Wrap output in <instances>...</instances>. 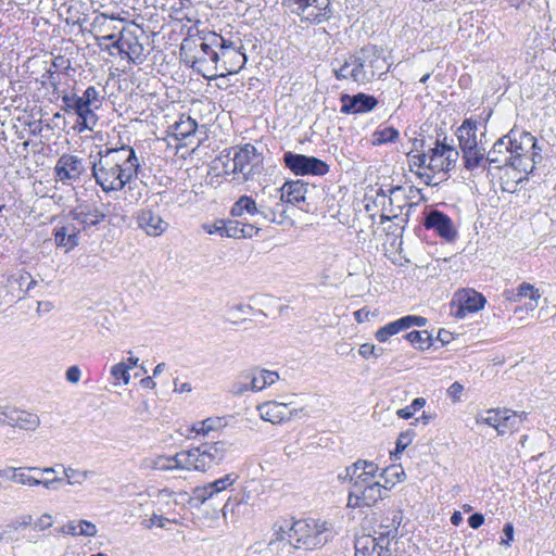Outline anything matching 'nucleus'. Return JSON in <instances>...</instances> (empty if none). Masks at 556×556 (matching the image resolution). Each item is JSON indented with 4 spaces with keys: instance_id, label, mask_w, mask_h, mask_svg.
<instances>
[{
    "instance_id": "nucleus-15",
    "label": "nucleus",
    "mask_w": 556,
    "mask_h": 556,
    "mask_svg": "<svg viewBox=\"0 0 556 556\" xmlns=\"http://www.w3.org/2000/svg\"><path fill=\"white\" fill-rule=\"evenodd\" d=\"M260 417L271 424H282L292 419L298 409H290L289 404L267 401L257 406Z\"/></svg>"
},
{
    "instance_id": "nucleus-16",
    "label": "nucleus",
    "mask_w": 556,
    "mask_h": 556,
    "mask_svg": "<svg viewBox=\"0 0 556 556\" xmlns=\"http://www.w3.org/2000/svg\"><path fill=\"white\" fill-rule=\"evenodd\" d=\"M424 226L427 229H433L446 241H453L457 236V231L452 219L446 214L438 210L430 211L426 215Z\"/></svg>"
},
{
    "instance_id": "nucleus-22",
    "label": "nucleus",
    "mask_w": 556,
    "mask_h": 556,
    "mask_svg": "<svg viewBox=\"0 0 556 556\" xmlns=\"http://www.w3.org/2000/svg\"><path fill=\"white\" fill-rule=\"evenodd\" d=\"M508 144H510V142L505 136L496 140L486 155L488 164L496 168L509 165Z\"/></svg>"
},
{
    "instance_id": "nucleus-36",
    "label": "nucleus",
    "mask_w": 556,
    "mask_h": 556,
    "mask_svg": "<svg viewBox=\"0 0 556 556\" xmlns=\"http://www.w3.org/2000/svg\"><path fill=\"white\" fill-rule=\"evenodd\" d=\"M10 470L12 473L10 477L11 481L18 483V484H23V485H28V486L40 485V478L28 475L26 472L27 468L11 467Z\"/></svg>"
},
{
    "instance_id": "nucleus-30",
    "label": "nucleus",
    "mask_w": 556,
    "mask_h": 556,
    "mask_svg": "<svg viewBox=\"0 0 556 556\" xmlns=\"http://www.w3.org/2000/svg\"><path fill=\"white\" fill-rule=\"evenodd\" d=\"M247 213L261 219L260 202L248 195H241L232 205L230 214L232 217H241Z\"/></svg>"
},
{
    "instance_id": "nucleus-27",
    "label": "nucleus",
    "mask_w": 556,
    "mask_h": 556,
    "mask_svg": "<svg viewBox=\"0 0 556 556\" xmlns=\"http://www.w3.org/2000/svg\"><path fill=\"white\" fill-rule=\"evenodd\" d=\"M184 458H186L185 451H180L173 456L159 455L155 457L156 470H187V460Z\"/></svg>"
},
{
    "instance_id": "nucleus-58",
    "label": "nucleus",
    "mask_w": 556,
    "mask_h": 556,
    "mask_svg": "<svg viewBox=\"0 0 556 556\" xmlns=\"http://www.w3.org/2000/svg\"><path fill=\"white\" fill-rule=\"evenodd\" d=\"M203 228L207 233H218L222 237H225L226 231V219L215 220L212 225H204Z\"/></svg>"
},
{
    "instance_id": "nucleus-62",
    "label": "nucleus",
    "mask_w": 556,
    "mask_h": 556,
    "mask_svg": "<svg viewBox=\"0 0 556 556\" xmlns=\"http://www.w3.org/2000/svg\"><path fill=\"white\" fill-rule=\"evenodd\" d=\"M252 307L250 305L237 304L228 308L229 319L239 318L241 315H247Z\"/></svg>"
},
{
    "instance_id": "nucleus-34",
    "label": "nucleus",
    "mask_w": 556,
    "mask_h": 556,
    "mask_svg": "<svg viewBox=\"0 0 556 556\" xmlns=\"http://www.w3.org/2000/svg\"><path fill=\"white\" fill-rule=\"evenodd\" d=\"M248 391H251V382L249 369H245L236 377L229 387V393L233 396H241Z\"/></svg>"
},
{
    "instance_id": "nucleus-11",
    "label": "nucleus",
    "mask_w": 556,
    "mask_h": 556,
    "mask_svg": "<svg viewBox=\"0 0 556 556\" xmlns=\"http://www.w3.org/2000/svg\"><path fill=\"white\" fill-rule=\"evenodd\" d=\"M283 163L295 175H315L323 176L329 172V165L315 157L293 152H286L283 154Z\"/></svg>"
},
{
    "instance_id": "nucleus-55",
    "label": "nucleus",
    "mask_w": 556,
    "mask_h": 556,
    "mask_svg": "<svg viewBox=\"0 0 556 556\" xmlns=\"http://www.w3.org/2000/svg\"><path fill=\"white\" fill-rule=\"evenodd\" d=\"M348 507H351V508L366 507L365 502L361 497V493H359L358 489L351 486V489L349 490Z\"/></svg>"
},
{
    "instance_id": "nucleus-50",
    "label": "nucleus",
    "mask_w": 556,
    "mask_h": 556,
    "mask_svg": "<svg viewBox=\"0 0 556 556\" xmlns=\"http://www.w3.org/2000/svg\"><path fill=\"white\" fill-rule=\"evenodd\" d=\"M79 118V125L81 126V129H89L92 130L93 127L97 124V115L94 114L91 106H89L87 110L83 111L80 114H78Z\"/></svg>"
},
{
    "instance_id": "nucleus-33",
    "label": "nucleus",
    "mask_w": 556,
    "mask_h": 556,
    "mask_svg": "<svg viewBox=\"0 0 556 556\" xmlns=\"http://www.w3.org/2000/svg\"><path fill=\"white\" fill-rule=\"evenodd\" d=\"M406 329L407 326L405 323V318L402 317L395 321L389 323L386 326L379 328L375 333V337L379 342H386L391 336H394Z\"/></svg>"
},
{
    "instance_id": "nucleus-28",
    "label": "nucleus",
    "mask_w": 556,
    "mask_h": 556,
    "mask_svg": "<svg viewBox=\"0 0 556 556\" xmlns=\"http://www.w3.org/2000/svg\"><path fill=\"white\" fill-rule=\"evenodd\" d=\"M60 532L63 534H71L73 536L83 535L92 538L97 535V526L88 520L68 521L64 525Z\"/></svg>"
},
{
    "instance_id": "nucleus-44",
    "label": "nucleus",
    "mask_w": 556,
    "mask_h": 556,
    "mask_svg": "<svg viewBox=\"0 0 556 556\" xmlns=\"http://www.w3.org/2000/svg\"><path fill=\"white\" fill-rule=\"evenodd\" d=\"M220 426V418H206L193 424L191 432H194L195 434H207L208 432L218 429Z\"/></svg>"
},
{
    "instance_id": "nucleus-40",
    "label": "nucleus",
    "mask_w": 556,
    "mask_h": 556,
    "mask_svg": "<svg viewBox=\"0 0 556 556\" xmlns=\"http://www.w3.org/2000/svg\"><path fill=\"white\" fill-rule=\"evenodd\" d=\"M333 72L338 79H352L358 84L353 55L350 56L339 68H334Z\"/></svg>"
},
{
    "instance_id": "nucleus-42",
    "label": "nucleus",
    "mask_w": 556,
    "mask_h": 556,
    "mask_svg": "<svg viewBox=\"0 0 556 556\" xmlns=\"http://www.w3.org/2000/svg\"><path fill=\"white\" fill-rule=\"evenodd\" d=\"M378 465L364 459H358L357 462L353 463L351 466H348V473L355 475L357 471L366 472L367 476H374L376 477L378 473Z\"/></svg>"
},
{
    "instance_id": "nucleus-17",
    "label": "nucleus",
    "mask_w": 556,
    "mask_h": 556,
    "mask_svg": "<svg viewBox=\"0 0 556 556\" xmlns=\"http://www.w3.org/2000/svg\"><path fill=\"white\" fill-rule=\"evenodd\" d=\"M341 103V113L362 114L374 110L378 104V100L374 96L361 92L354 96L342 94Z\"/></svg>"
},
{
    "instance_id": "nucleus-23",
    "label": "nucleus",
    "mask_w": 556,
    "mask_h": 556,
    "mask_svg": "<svg viewBox=\"0 0 556 556\" xmlns=\"http://www.w3.org/2000/svg\"><path fill=\"white\" fill-rule=\"evenodd\" d=\"M198 124L195 119L190 116L181 115L177 122L169 127V134L176 140L187 141L195 134ZM189 142H185L188 144Z\"/></svg>"
},
{
    "instance_id": "nucleus-48",
    "label": "nucleus",
    "mask_w": 556,
    "mask_h": 556,
    "mask_svg": "<svg viewBox=\"0 0 556 556\" xmlns=\"http://www.w3.org/2000/svg\"><path fill=\"white\" fill-rule=\"evenodd\" d=\"M250 374V382H251V391L258 392L265 389L267 386L265 384V380L263 377L262 368L253 367L249 368Z\"/></svg>"
},
{
    "instance_id": "nucleus-25",
    "label": "nucleus",
    "mask_w": 556,
    "mask_h": 556,
    "mask_svg": "<svg viewBox=\"0 0 556 556\" xmlns=\"http://www.w3.org/2000/svg\"><path fill=\"white\" fill-rule=\"evenodd\" d=\"M477 122L471 119H465L460 127L457 129V137L462 151L471 148H477Z\"/></svg>"
},
{
    "instance_id": "nucleus-1",
    "label": "nucleus",
    "mask_w": 556,
    "mask_h": 556,
    "mask_svg": "<svg viewBox=\"0 0 556 556\" xmlns=\"http://www.w3.org/2000/svg\"><path fill=\"white\" fill-rule=\"evenodd\" d=\"M193 58V66L206 78L236 74L247 62L243 42L233 33H208L202 38Z\"/></svg>"
},
{
    "instance_id": "nucleus-21",
    "label": "nucleus",
    "mask_w": 556,
    "mask_h": 556,
    "mask_svg": "<svg viewBox=\"0 0 556 556\" xmlns=\"http://www.w3.org/2000/svg\"><path fill=\"white\" fill-rule=\"evenodd\" d=\"M258 219L254 223H243L238 219H226V231L225 237L228 238H253L260 232V228L256 226Z\"/></svg>"
},
{
    "instance_id": "nucleus-38",
    "label": "nucleus",
    "mask_w": 556,
    "mask_h": 556,
    "mask_svg": "<svg viewBox=\"0 0 556 556\" xmlns=\"http://www.w3.org/2000/svg\"><path fill=\"white\" fill-rule=\"evenodd\" d=\"M40 425V419L36 414L21 410L17 416L16 426L23 430L34 431Z\"/></svg>"
},
{
    "instance_id": "nucleus-4",
    "label": "nucleus",
    "mask_w": 556,
    "mask_h": 556,
    "mask_svg": "<svg viewBox=\"0 0 556 556\" xmlns=\"http://www.w3.org/2000/svg\"><path fill=\"white\" fill-rule=\"evenodd\" d=\"M506 139L510 142L509 166L522 173H531L538 162L542 160L541 148L534 136L528 131L511 129Z\"/></svg>"
},
{
    "instance_id": "nucleus-7",
    "label": "nucleus",
    "mask_w": 556,
    "mask_h": 556,
    "mask_svg": "<svg viewBox=\"0 0 556 556\" xmlns=\"http://www.w3.org/2000/svg\"><path fill=\"white\" fill-rule=\"evenodd\" d=\"M445 137L443 141L437 139L433 148H430L428 153V163L427 169H429L432 175L427 173L421 174L417 173L419 177L426 178V184L428 186L434 185L432 182L433 176L437 174L446 175L450 170H452L458 161L459 153L453 147L445 142Z\"/></svg>"
},
{
    "instance_id": "nucleus-41",
    "label": "nucleus",
    "mask_w": 556,
    "mask_h": 556,
    "mask_svg": "<svg viewBox=\"0 0 556 556\" xmlns=\"http://www.w3.org/2000/svg\"><path fill=\"white\" fill-rule=\"evenodd\" d=\"M410 344L419 350L428 349L431 345L430 336L427 331L413 330L404 337Z\"/></svg>"
},
{
    "instance_id": "nucleus-13",
    "label": "nucleus",
    "mask_w": 556,
    "mask_h": 556,
    "mask_svg": "<svg viewBox=\"0 0 556 556\" xmlns=\"http://www.w3.org/2000/svg\"><path fill=\"white\" fill-rule=\"evenodd\" d=\"M486 303L485 298L472 290L464 289L455 293L451 303L452 306L456 305V309L452 314L459 319L465 318L467 313H476L484 307Z\"/></svg>"
},
{
    "instance_id": "nucleus-39",
    "label": "nucleus",
    "mask_w": 556,
    "mask_h": 556,
    "mask_svg": "<svg viewBox=\"0 0 556 556\" xmlns=\"http://www.w3.org/2000/svg\"><path fill=\"white\" fill-rule=\"evenodd\" d=\"M400 132L394 127L378 129L372 134V144L380 146L397 140Z\"/></svg>"
},
{
    "instance_id": "nucleus-19",
    "label": "nucleus",
    "mask_w": 556,
    "mask_h": 556,
    "mask_svg": "<svg viewBox=\"0 0 556 556\" xmlns=\"http://www.w3.org/2000/svg\"><path fill=\"white\" fill-rule=\"evenodd\" d=\"M138 226L151 237H159L168 229V223L152 208H142L137 217Z\"/></svg>"
},
{
    "instance_id": "nucleus-3",
    "label": "nucleus",
    "mask_w": 556,
    "mask_h": 556,
    "mask_svg": "<svg viewBox=\"0 0 556 556\" xmlns=\"http://www.w3.org/2000/svg\"><path fill=\"white\" fill-rule=\"evenodd\" d=\"M277 541H286L294 548L314 549L332 538L331 525L327 521L305 519L280 526L275 532Z\"/></svg>"
},
{
    "instance_id": "nucleus-2",
    "label": "nucleus",
    "mask_w": 556,
    "mask_h": 556,
    "mask_svg": "<svg viewBox=\"0 0 556 556\" xmlns=\"http://www.w3.org/2000/svg\"><path fill=\"white\" fill-rule=\"evenodd\" d=\"M140 164L135 150L129 146L104 148L97 152L91 173L102 191H121L137 177Z\"/></svg>"
},
{
    "instance_id": "nucleus-32",
    "label": "nucleus",
    "mask_w": 556,
    "mask_h": 556,
    "mask_svg": "<svg viewBox=\"0 0 556 556\" xmlns=\"http://www.w3.org/2000/svg\"><path fill=\"white\" fill-rule=\"evenodd\" d=\"M503 410H505L506 414H501L500 435H504L508 431L517 430L521 422L527 418L526 412L518 413L506 408Z\"/></svg>"
},
{
    "instance_id": "nucleus-64",
    "label": "nucleus",
    "mask_w": 556,
    "mask_h": 556,
    "mask_svg": "<svg viewBox=\"0 0 556 556\" xmlns=\"http://www.w3.org/2000/svg\"><path fill=\"white\" fill-rule=\"evenodd\" d=\"M52 526V517L49 514L41 515L35 522L34 528L36 530L42 531Z\"/></svg>"
},
{
    "instance_id": "nucleus-18",
    "label": "nucleus",
    "mask_w": 556,
    "mask_h": 556,
    "mask_svg": "<svg viewBox=\"0 0 556 556\" xmlns=\"http://www.w3.org/2000/svg\"><path fill=\"white\" fill-rule=\"evenodd\" d=\"M83 231L99 225L105 218V214L90 204H80L68 213Z\"/></svg>"
},
{
    "instance_id": "nucleus-52",
    "label": "nucleus",
    "mask_w": 556,
    "mask_h": 556,
    "mask_svg": "<svg viewBox=\"0 0 556 556\" xmlns=\"http://www.w3.org/2000/svg\"><path fill=\"white\" fill-rule=\"evenodd\" d=\"M20 409L14 407H0V422L15 427Z\"/></svg>"
},
{
    "instance_id": "nucleus-6",
    "label": "nucleus",
    "mask_w": 556,
    "mask_h": 556,
    "mask_svg": "<svg viewBox=\"0 0 556 556\" xmlns=\"http://www.w3.org/2000/svg\"><path fill=\"white\" fill-rule=\"evenodd\" d=\"M353 56L358 84H367L377 75L381 76L389 71L383 49L377 46H366Z\"/></svg>"
},
{
    "instance_id": "nucleus-60",
    "label": "nucleus",
    "mask_w": 556,
    "mask_h": 556,
    "mask_svg": "<svg viewBox=\"0 0 556 556\" xmlns=\"http://www.w3.org/2000/svg\"><path fill=\"white\" fill-rule=\"evenodd\" d=\"M28 279H30V274L27 271H20L15 275H12L8 281L11 286L14 283L17 285L18 288L24 292L23 287H26Z\"/></svg>"
},
{
    "instance_id": "nucleus-29",
    "label": "nucleus",
    "mask_w": 556,
    "mask_h": 556,
    "mask_svg": "<svg viewBox=\"0 0 556 556\" xmlns=\"http://www.w3.org/2000/svg\"><path fill=\"white\" fill-rule=\"evenodd\" d=\"M389 490V485L382 484L380 481H374L368 485H364V488L359 490V493L361 497L365 502L366 507H370L382 500L386 492Z\"/></svg>"
},
{
    "instance_id": "nucleus-63",
    "label": "nucleus",
    "mask_w": 556,
    "mask_h": 556,
    "mask_svg": "<svg viewBox=\"0 0 556 556\" xmlns=\"http://www.w3.org/2000/svg\"><path fill=\"white\" fill-rule=\"evenodd\" d=\"M66 380L73 384H76L79 382L81 377V370L78 366L73 365L67 368L65 374Z\"/></svg>"
},
{
    "instance_id": "nucleus-37",
    "label": "nucleus",
    "mask_w": 556,
    "mask_h": 556,
    "mask_svg": "<svg viewBox=\"0 0 556 556\" xmlns=\"http://www.w3.org/2000/svg\"><path fill=\"white\" fill-rule=\"evenodd\" d=\"M518 292L520 299L529 298L530 302L527 304V308L533 311L538 306V301L541 298L539 289L529 282H522L518 286Z\"/></svg>"
},
{
    "instance_id": "nucleus-47",
    "label": "nucleus",
    "mask_w": 556,
    "mask_h": 556,
    "mask_svg": "<svg viewBox=\"0 0 556 556\" xmlns=\"http://www.w3.org/2000/svg\"><path fill=\"white\" fill-rule=\"evenodd\" d=\"M214 493L211 490L208 484H205L203 486H197L192 491L191 501L195 502L197 505H203L208 500L214 498Z\"/></svg>"
},
{
    "instance_id": "nucleus-24",
    "label": "nucleus",
    "mask_w": 556,
    "mask_h": 556,
    "mask_svg": "<svg viewBox=\"0 0 556 556\" xmlns=\"http://www.w3.org/2000/svg\"><path fill=\"white\" fill-rule=\"evenodd\" d=\"M389 532H380L378 538L372 535H363L355 540V556H371L377 551V546L388 542Z\"/></svg>"
},
{
    "instance_id": "nucleus-43",
    "label": "nucleus",
    "mask_w": 556,
    "mask_h": 556,
    "mask_svg": "<svg viewBox=\"0 0 556 556\" xmlns=\"http://www.w3.org/2000/svg\"><path fill=\"white\" fill-rule=\"evenodd\" d=\"M405 472L401 467L391 466L381 471L380 477L390 489L396 483L404 479Z\"/></svg>"
},
{
    "instance_id": "nucleus-49",
    "label": "nucleus",
    "mask_w": 556,
    "mask_h": 556,
    "mask_svg": "<svg viewBox=\"0 0 556 556\" xmlns=\"http://www.w3.org/2000/svg\"><path fill=\"white\" fill-rule=\"evenodd\" d=\"M130 366H127L125 363H117L111 368V375L115 379V381L122 380L126 386L130 381Z\"/></svg>"
},
{
    "instance_id": "nucleus-53",
    "label": "nucleus",
    "mask_w": 556,
    "mask_h": 556,
    "mask_svg": "<svg viewBox=\"0 0 556 556\" xmlns=\"http://www.w3.org/2000/svg\"><path fill=\"white\" fill-rule=\"evenodd\" d=\"M407 156H408V163H409L408 166L412 172L414 170L415 167L427 168V163H428V153L427 152L417 153V154L408 153Z\"/></svg>"
},
{
    "instance_id": "nucleus-56",
    "label": "nucleus",
    "mask_w": 556,
    "mask_h": 556,
    "mask_svg": "<svg viewBox=\"0 0 556 556\" xmlns=\"http://www.w3.org/2000/svg\"><path fill=\"white\" fill-rule=\"evenodd\" d=\"M414 438V432L412 430H407L402 432L396 440V453H402L412 442Z\"/></svg>"
},
{
    "instance_id": "nucleus-8",
    "label": "nucleus",
    "mask_w": 556,
    "mask_h": 556,
    "mask_svg": "<svg viewBox=\"0 0 556 556\" xmlns=\"http://www.w3.org/2000/svg\"><path fill=\"white\" fill-rule=\"evenodd\" d=\"M86 175L87 167L84 159L73 153L62 154L53 167L54 180L66 187L80 182Z\"/></svg>"
},
{
    "instance_id": "nucleus-61",
    "label": "nucleus",
    "mask_w": 556,
    "mask_h": 556,
    "mask_svg": "<svg viewBox=\"0 0 556 556\" xmlns=\"http://www.w3.org/2000/svg\"><path fill=\"white\" fill-rule=\"evenodd\" d=\"M219 161L223 162V172L225 175H230L232 173L231 168H232V165H231V162H232V152H231V149L230 150H225L223 151L220 157H219Z\"/></svg>"
},
{
    "instance_id": "nucleus-5",
    "label": "nucleus",
    "mask_w": 556,
    "mask_h": 556,
    "mask_svg": "<svg viewBox=\"0 0 556 556\" xmlns=\"http://www.w3.org/2000/svg\"><path fill=\"white\" fill-rule=\"evenodd\" d=\"M231 443L217 441L203 443L197 447L185 451L187 470L206 471L218 466L227 456Z\"/></svg>"
},
{
    "instance_id": "nucleus-20",
    "label": "nucleus",
    "mask_w": 556,
    "mask_h": 556,
    "mask_svg": "<svg viewBox=\"0 0 556 556\" xmlns=\"http://www.w3.org/2000/svg\"><path fill=\"white\" fill-rule=\"evenodd\" d=\"M296 4V11L299 14H304L307 10L312 9V11L307 13L306 17L313 20L315 23L327 21L331 15V11L329 9L330 0H309L308 3L299 1Z\"/></svg>"
},
{
    "instance_id": "nucleus-51",
    "label": "nucleus",
    "mask_w": 556,
    "mask_h": 556,
    "mask_svg": "<svg viewBox=\"0 0 556 556\" xmlns=\"http://www.w3.org/2000/svg\"><path fill=\"white\" fill-rule=\"evenodd\" d=\"M20 409L14 407H0V422L15 427Z\"/></svg>"
},
{
    "instance_id": "nucleus-35",
    "label": "nucleus",
    "mask_w": 556,
    "mask_h": 556,
    "mask_svg": "<svg viewBox=\"0 0 556 556\" xmlns=\"http://www.w3.org/2000/svg\"><path fill=\"white\" fill-rule=\"evenodd\" d=\"M501 414H506L505 410H502L501 408L496 409H488L484 415H478L476 417V422L478 425H488L492 428H494L500 435V429H501Z\"/></svg>"
},
{
    "instance_id": "nucleus-26",
    "label": "nucleus",
    "mask_w": 556,
    "mask_h": 556,
    "mask_svg": "<svg viewBox=\"0 0 556 556\" xmlns=\"http://www.w3.org/2000/svg\"><path fill=\"white\" fill-rule=\"evenodd\" d=\"M283 199L288 203H299L305 200L307 184L302 180L287 181L281 188H278Z\"/></svg>"
},
{
    "instance_id": "nucleus-31",
    "label": "nucleus",
    "mask_w": 556,
    "mask_h": 556,
    "mask_svg": "<svg viewBox=\"0 0 556 556\" xmlns=\"http://www.w3.org/2000/svg\"><path fill=\"white\" fill-rule=\"evenodd\" d=\"M462 152L465 167L468 170H473L480 167L484 168L485 164H488L485 149L482 147L471 148Z\"/></svg>"
},
{
    "instance_id": "nucleus-9",
    "label": "nucleus",
    "mask_w": 556,
    "mask_h": 556,
    "mask_svg": "<svg viewBox=\"0 0 556 556\" xmlns=\"http://www.w3.org/2000/svg\"><path fill=\"white\" fill-rule=\"evenodd\" d=\"M232 173L238 175V179L247 181L253 178L258 172V166L262 162L261 154L257 153L253 144H245L239 148H232Z\"/></svg>"
},
{
    "instance_id": "nucleus-10",
    "label": "nucleus",
    "mask_w": 556,
    "mask_h": 556,
    "mask_svg": "<svg viewBox=\"0 0 556 556\" xmlns=\"http://www.w3.org/2000/svg\"><path fill=\"white\" fill-rule=\"evenodd\" d=\"M285 202L278 188H263L260 200L261 219L282 225L288 218Z\"/></svg>"
},
{
    "instance_id": "nucleus-57",
    "label": "nucleus",
    "mask_w": 556,
    "mask_h": 556,
    "mask_svg": "<svg viewBox=\"0 0 556 556\" xmlns=\"http://www.w3.org/2000/svg\"><path fill=\"white\" fill-rule=\"evenodd\" d=\"M166 522H169L168 518H165L157 514H153L149 519H144L142 521V526L146 529H151L154 526H156L159 528H165Z\"/></svg>"
},
{
    "instance_id": "nucleus-46",
    "label": "nucleus",
    "mask_w": 556,
    "mask_h": 556,
    "mask_svg": "<svg viewBox=\"0 0 556 556\" xmlns=\"http://www.w3.org/2000/svg\"><path fill=\"white\" fill-rule=\"evenodd\" d=\"M63 472L67 479V484L70 485L81 484L85 480L93 475V472L89 470L79 471L73 468H65Z\"/></svg>"
},
{
    "instance_id": "nucleus-14",
    "label": "nucleus",
    "mask_w": 556,
    "mask_h": 556,
    "mask_svg": "<svg viewBox=\"0 0 556 556\" xmlns=\"http://www.w3.org/2000/svg\"><path fill=\"white\" fill-rule=\"evenodd\" d=\"M53 231L56 247L63 248L65 252H70L79 244V233L83 230L72 219L71 215L67 214L61 219Z\"/></svg>"
},
{
    "instance_id": "nucleus-45",
    "label": "nucleus",
    "mask_w": 556,
    "mask_h": 556,
    "mask_svg": "<svg viewBox=\"0 0 556 556\" xmlns=\"http://www.w3.org/2000/svg\"><path fill=\"white\" fill-rule=\"evenodd\" d=\"M238 480V475L236 473H228L224 477L207 483L213 491L214 495L216 496L220 492L227 490L229 486L233 485L235 482Z\"/></svg>"
},
{
    "instance_id": "nucleus-12",
    "label": "nucleus",
    "mask_w": 556,
    "mask_h": 556,
    "mask_svg": "<svg viewBox=\"0 0 556 556\" xmlns=\"http://www.w3.org/2000/svg\"><path fill=\"white\" fill-rule=\"evenodd\" d=\"M112 47L116 48L121 54H126L127 59L135 64H142L147 58L138 35L130 28H123Z\"/></svg>"
},
{
    "instance_id": "nucleus-54",
    "label": "nucleus",
    "mask_w": 556,
    "mask_h": 556,
    "mask_svg": "<svg viewBox=\"0 0 556 556\" xmlns=\"http://www.w3.org/2000/svg\"><path fill=\"white\" fill-rule=\"evenodd\" d=\"M358 353L365 358H368L370 356L378 358L382 355L383 349L377 348L374 344L364 343L359 346Z\"/></svg>"
},
{
    "instance_id": "nucleus-59",
    "label": "nucleus",
    "mask_w": 556,
    "mask_h": 556,
    "mask_svg": "<svg viewBox=\"0 0 556 556\" xmlns=\"http://www.w3.org/2000/svg\"><path fill=\"white\" fill-rule=\"evenodd\" d=\"M374 476H367L366 472L357 471L355 472L353 488L362 490L364 485H368L374 482Z\"/></svg>"
}]
</instances>
